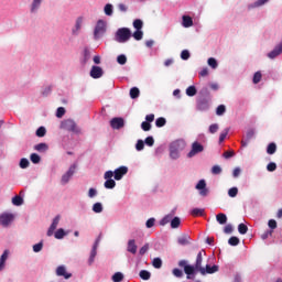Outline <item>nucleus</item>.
Returning a JSON list of instances; mask_svg holds the SVG:
<instances>
[{"instance_id": "obj_1", "label": "nucleus", "mask_w": 282, "mask_h": 282, "mask_svg": "<svg viewBox=\"0 0 282 282\" xmlns=\"http://www.w3.org/2000/svg\"><path fill=\"white\" fill-rule=\"evenodd\" d=\"M204 257H206V250L202 249L196 256L194 265L188 264L186 260H181L178 262L180 268H184L186 279H195V275L200 272L204 268V265H202V263H204Z\"/></svg>"}, {"instance_id": "obj_2", "label": "nucleus", "mask_w": 282, "mask_h": 282, "mask_svg": "<svg viewBox=\"0 0 282 282\" xmlns=\"http://www.w3.org/2000/svg\"><path fill=\"white\" fill-rule=\"evenodd\" d=\"M186 142L184 140H176L170 144V158L172 160H178L180 151H184Z\"/></svg>"}, {"instance_id": "obj_3", "label": "nucleus", "mask_w": 282, "mask_h": 282, "mask_svg": "<svg viewBox=\"0 0 282 282\" xmlns=\"http://www.w3.org/2000/svg\"><path fill=\"white\" fill-rule=\"evenodd\" d=\"M131 39V30L129 28H121L116 32L115 41L117 43H127Z\"/></svg>"}, {"instance_id": "obj_4", "label": "nucleus", "mask_w": 282, "mask_h": 282, "mask_svg": "<svg viewBox=\"0 0 282 282\" xmlns=\"http://www.w3.org/2000/svg\"><path fill=\"white\" fill-rule=\"evenodd\" d=\"M61 129H64V131H70L72 133H80V128H78L76 121L72 119H66L62 121Z\"/></svg>"}, {"instance_id": "obj_5", "label": "nucleus", "mask_w": 282, "mask_h": 282, "mask_svg": "<svg viewBox=\"0 0 282 282\" xmlns=\"http://www.w3.org/2000/svg\"><path fill=\"white\" fill-rule=\"evenodd\" d=\"M107 32V23L104 20L97 21V24L94 30V36L96 40L100 39Z\"/></svg>"}, {"instance_id": "obj_6", "label": "nucleus", "mask_w": 282, "mask_h": 282, "mask_svg": "<svg viewBox=\"0 0 282 282\" xmlns=\"http://www.w3.org/2000/svg\"><path fill=\"white\" fill-rule=\"evenodd\" d=\"M111 177H113V171H107L104 174V178L106 180V182L104 183L105 188H116V181H113Z\"/></svg>"}, {"instance_id": "obj_7", "label": "nucleus", "mask_w": 282, "mask_h": 282, "mask_svg": "<svg viewBox=\"0 0 282 282\" xmlns=\"http://www.w3.org/2000/svg\"><path fill=\"white\" fill-rule=\"evenodd\" d=\"M12 221H14V214L3 213L0 215V225L3 226V228H8Z\"/></svg>"}, {"instance_id": "obj_8", "label": "nucleus", "mask_w": 282, "mask_h": 282, "mask_svg": "<svg viewBox=\"0 0 282 282\" xmlns=\"http://www.w3.org/2000/svg\"><path fill=\"white\" fill-rule=\"evenodd\" d=\"M204 145L197 141L192 143V150L187 153V158H195V155L203 153Z\"/></svg>"}, {"instance_id": "obj_9", "label": "nucleus", "mask_w": 282, "mask_h": 282, "mask_svg": "<svg viewBox=\"0 0 282 282\" xmlns=\"http://www.w3.org/2000/svg\"><path fill=\"white\" fill-rule=\"evenodd\" d=\"M219 271V267L218 265H213L210 267V264H206L205 267L202 268L199 272V274H202L203 276L206 274H215V272Z\"/></svg>"}, {"instance_id": "obj_10", "label": "nucleus", "mask_w": 282, "mask_h": 282, "mask_svg": "<svg viewBox=\"0 0 282 282\" xmlns=\"http://www.w3.org/2000/svg\"><path fill=\"white\" fill-rule=\"evenodd\" d=\"M112 173L115 174V180L119 182V180H122V177H124V175L129 173V167L120 166L119 169H116Z\"/></svg>"}, {"instance_id": "obj_11", "label": "nucleus", "mask_w": 282, "mask_h": 282, "mask_svg": "<svg viewBox=\"0 0 282 282\" xmlns=\"http://www.w3.org/2000/svg\"><path fill=\"white\" fill-rule=\"evenodd\" d=\"M76 173V164H73L68 171L62 176V184H67L72 176Z\"/></svg>"}, {"instance_id": "obj_12", "label": "nucleus", "mask_w": 282, "mask_h": 282, "mask_svg": "<svg viewBox=\"0 0 282 282\" xmlns=\"http://www.w3.org/2000/svg\"><path fill=\"white\" fill-rule=\"evenodd\" d=\"M282 54V41L275 45V47L268 53V58L274 59L276 56H281Z\"/></svg>"}, {"instance_id": "obj_13", "label": "nucleus", "mask_w": 282, "mask_h": 282, "mask_svg": "<svg viewBox=\"0 0 282 282\" xmlns=\"http://www.w3.org/2000/svg\"><path fill=\"white\" fill-rule=\"evenodd\" d=\"M110 127L112 129H122V127H124V119L120 117L112 118L110 120Z\"/></svg>"}, {"instance_id": "obj_14", "label": "nucleus", "mask_w": 282, "mask_h": 282, "mask_svg": "<svg viewBox=\"0 0 282 282\" xmlns=\"http://www.w3.org/2000/svg\"><path fill=\"white\" fill-rule=\"evenodd\" d=\"M197 191L199 192V195H202V197H206V195H208V188H206V181L200 180L197 185H196Z\"/></svg>"}, {"instance_id": "obj_15", "label": "nucleus", "mask_w": 282, "mask_h": 282, "mask_svg": "<svg viewBox=\"0 0 282 282\" xmlns=\"http://www.w3.org/2000/svg\"><path fill=\"white\" fill-rule=\"evenodd\" d=\"M61 221V216H56L53 219V223L51 224L48 230H47V237H52V235H54V230H56V228H58V223Z\"/></svg>"}, {"instance_id": "obj_16", "label": "nucleus", "mask_w": 282, "mask_h": 282, "mask_svg": "<svg viewBox=\"0 0 282 282\" xmlns=\"http://www.w3.org/2000/svg\"><path fill=\"white\" fill-rule=\"evenodd\" d=\"M210 105L208 104V99L202 98L197 101V109L198 111H208Z\"/></svg>"}, {"instance_id": "obj_17", "label": "nucleus", "mask_w": 282, "mask_h": 282, "mask_svg": "<svg viewBox=\"0 0 282 282\" xmlns=\"http://www.w3.org/2000/svg\"><path fill=\"white\" fill-rule=\"evenodd\" d=\"M102 68H100V66H93L90 69V76L91 78H102Z\"/></svg>"}, {"instance_id": "obj_18", "label": "nucleus", "mask_w": 282, "mask_h": 282, "mask_svg": "<svg viewBox=\"0 0 282 282\" xmlns=\"http://www.w3.org/2000/svg\"><path fill=\"white\" fill-rule=\"evenodd\" d=\"M96 254H98V240L95 241L93 249L90 251V257L88 259L89 265H91V263H94V261L96 259Z\"/></svg>"}, {"instance_id": "obj_19", "label": "nucleus", "mask_w": 282, "mask_h": 282, "mask_svg": "<svg viewBox=\"0 0 282 282\" xmlns=\"http://www.w3.org/2000/svg\"><path fill=\"white\" fill-rule=\"evenodd\" d=\"M56 275L57 276H64V279H72V273H67L64 265H59L56 269Z\"/></svg>"}, {"instance_id": "obj_20", "label": "nucleus", "mask_w": 282, "mask_h": 282, "mask_svg": "<svg viewBox=\"0 0 282 282\" xmlns=\"http://www.w3.org/2000/svg\"><path fill=\"white\" fill-rule=\"evenodd\" d=\"M252 138H254V130L250 129L247 131L246 139L241 141V147H248Z\"/></svg>"}, {"instance_id": "obj_21", "label": "nucleus", "mask_w": 282, "mask_h": 282, "mask_svg": "<svg viewBox=\"0 0 282 282\" xmlns=\"http://www.w3.org/2000/svg\"><path fill=\"white\" fill-rule=\"evenodd\" d=\"M128 252H131V254H135V252H138V245H135L134 239L128 241Z\"/></svg>"}, {"instance_id": "obj_22", "label": "nucleus", "mask_w": 282, "mask_h": 282, "mask_svg": "<svg viewBox=\"0 0 282 282\" xmlns=\"http://www.w3.org/2000/svg\"><path fill=\"white\" fill-rule=\"evenodd\" d=\"M10 254V251L4 250L2 256L0 257V272L6 268V261H8V257Z\"/></svg>"}, {"instance_id": "obj_23", "label": "nucleus", "mask_w": 282, "mask_h": 282, "mask_svg": "<svg viewBox=\"0 0 282 282\" xmlns=\"http://www.w3.org/2000/svg\"><path fill=\"white\" fill-rule=\"evenodd\" d=\"M180 246H188L191 243V236L184 235L177 239Z\"/></svg>"}, {"instance_id": "obj_24", "label": "nucleus", "mask_w": 282, "mask_h": 282, "mask_svg": "<svg viewBox=\"0 0 282 282\" xmlns=\"http://www.w3.org/2000/svg\"><path fill=\"white\" fill-rule=\"evenodd\" d=\"M48 149L50 147L47 145V143H39L34 145V150L39 153H45Z\"/></svg>"}, {"instance_id": "obj_25", "label": "nucleus", "mask_w": 282, "mask_h": 282, "mask_svg": "<svg viewBox=\"0 0 282 282\" xmlns=\"http://www.w3.org/2000/svg\"><path fill=\"white\" fill-rule=\"evenodd\" d=\"M183 28H193V18L183 15Z\"/></svg>"}, {"instance_id": "obj_26", "label": "nucleus", "mask_w": 282, "mask_h": 282, "mask_svg": "<svg viewBox=\"0 0 282 282\" xmlns=\"http://www.w3.org/2000/svg\"><path fill=\"white\" fill-rule=\"evenodd\" d=\"M216 221H218V224L224 226V224H226L228 221V216H226V214H224V213H220L216 216Z\"/></svg>"}, {"instance_id": "obj_27", "label": "nucleus", "mask_w": 282, "mask_h": 282, "mask_svg": "<svg viewBox=\"0 0 282 282\" xmlns=\"http://www.w3.org/2000/svg\"><path fill=\"white\" fill-rule=\"evenodd\" d=\"M89 58H91V52L89 51V48L85 47L84 48L83 65H87V63L89 62Z\"/></svg>"}, {"instance_id": "obj_28", "label": "nucleus", "mask_w": 282, "mask_h": 282, "mask_svg": "<svg viewBox=\"0 0 282 282\" xmlns=\"http://www.w3.org/2000/svg\"><path fill=\"white\" fill-rule=\"evenodd\" d=\"M267 153L268 155H274V153H276V143L274 142L269 143L267 148Z\"/></svg>"}, {"instance_id": "obj_29", "label": "nucleus", "mask_w": 282, "mask_h": 282, "mask_svg": "<svg viewBox=\"0 0 282 282\" xmlns=\"http://www.w3.org/2000/svg\"><path fill=\"white\" fill-rule=\"evenodd\" d=\"M192 217H204V209L202 208H194L191 210Z\"/></svg>"}, {"instance_id": "obj_30", "label": "nucleus", "mask_w": 282, "mask_h": 282, "mask_svg": "<svg viewBox=\"0 0 282 282\" xmlns=\"http://www.w3.org/2000/svg\"><path fill=\"white\" fill-rule=\"evenodd\" d=\"M140 97V89L138 87H133L130 89V98H132V100H135V98Z\"/></svg>"}, {"instance_id": "obj_31", "label": "nucleus", "mask_w": 282, "mask_h": 282, "mask_svg": "<svg viewBox=\"0 0 282 282\" xmlns=\"http://www.w3.org/2000/svg\"><path fill=\"white\" fill-rule=\"evenodd\" d=\"M139 276L143 280V281H149V279H151V272L147 271V270H141L139 273Z\"/></svg>"}, {"instance_id": "obj_32", "label": "nucleus", "mask_w": 282, "mask_h": 282, "mask_svg": "<svg viewBox=\"0 0 282 282\" xmlns=\"http://www.w3.org/2000/svg\"><path fill=\"white\" fill-rule=\"evenodd\" d=\"M13 206H23V197L17 195L12 198Z\"/></svg>"}, {"instance_id": "obj_33", "label": "nucleus", "mask_w": 282, "mask_h": 282, "mask_svg": "<svg viewBox=\"0 0 282 282\" xmlns=\"http://www.w3.org/2000/svg\"><path fill=\"white\" fill-rule=\"evenodd\" d=\"M65 235H67V232H65V229L59 228L55 231L54 237L55 239H63Z\"/></svg>"}, {"instance_id": "obj_34", "label": "nucleus", "mask_w": 282, "mask_h": 282, "mask_svg": "<svg viewBox=\"0 0 282 282\" xmlns=\"http://www.w3.org/2000/svg\"><path fill=\"white\" fill-rule=\"evenodd\" d=\"M238 232L240 235H246L248 232V226L243 223L238 225Z\"/></svg>"}, {"instance_id": "obj_35", "label": "nucleus", "mask_w": 282, "mask_h": 282, "mask_svg": "<svg viewBox=\"0 0 282 282\" xmlns=\"http://www.w3.org/2000/svg\"><path fill=\"white\" fill-rule=\"evenodd\" d=\"M45 133H47V130L45 129V127H40L36 130L35 135H37V138H45Z\"/></svg>"}, {"instance_id": "obj_36", "label": "nucleus", "mask_w": 282, "mask_h": 282, "mask_svg": "<svg viewBox=\"0 0 282 282\" xmlns=\"http://www.w3.org/2000/svg\"><path fill=\"white\" fill-rule=\"evenodd\" d=\"M123 279H124V275L121 272H116L112 275V281L113 282H121V281H123Z\"/></svg>"}, {"instance_id": "obj_37", "label": "nucleus", "mask_w": 282, "mask_h": 282, "mask_svg": "<svg viewBox=\"0 0 282 282\" xmlns=\"http://www.w3.org/2000/svg\"><path fill=\"white\" fill-rule=\"evenodd\" d=\"M180 224H182V220L180 219V217H174L171 220V228H180Z\"/></svg>"}, {"instance_id": "obj_38", "label": "nucleus", "mask_w": 282, "mask_h": 282, "mask_svg": "<svg viewBox=\"0 0 282 282\" xmlns=\"http://www.w3.org/2000/svg\"><path fill=\"white\" fill-rule=\"evenodd\" d=\"M262 74L261 72H256L253 75V85H259V83H261V78H262Z\"/></svg>"}, {"instance_id": "obj_39", "label": "nucleus", "mask_w": 282, "mask_h": 282, "mask_svg": "<svg viewBox=\"0 0 282 282\" xmlns=\"http://www.w3.org/2000/svg\"><path fill=\"white\" fill-rule=\"evenodd\" d=\"M186 94H187V96H191V97L196 96L197 95V88H195V86H189L186 89Z\"/></svg>"}, {"instance_id": "obj_40", "label": "nucleus", "mask_w": 282, "mask_h": 282, "mask_svg": "<svg viewBox=\"0 0 282 282\" xmlns=\"http://www.w3.org/2000/svg\"><path fill=\"white\" fill-rule=\"evenodd\" d=\"M152 265L153 268H155L156 270H160V268H162V259L160 258H154L152 261Z\"/></svg>"}, {"instance_id": "obj_41", "label": "nucleus", "mask_w": 282, "mask_h": 282, "mask_svg": "<svg viewBox=\"0 0 282 282\" xmlns=\"http://www.w3.org/2000/svg\"><path fill=\"white\" fill-rule=\"evenodd\" d=\"M143 25L144 23L140 19H137L133 21V28L137 29L138 31H142Z\"/></svg>"}, {"instance_id": "obj_42", "label": "nucleus", "mask_w": 282, "mask_h": 282, "mask_svg": "<svg viewBox=\"0 0 282 282\" xmlns=\"http://www.w3.org/2000/svg\"><path fill=\"white\" fill-rule=\"evenodd\" d=\"M104 11L107 17H111L113 14V6L106 4Z\"/></svg>"}, {"instance_id": "obj_43", "label": "nucleus", "mask_w": 282, "mask_h": 282, "mask_svg": "<svg viewBox=\"0 0 282 282\" xmlns=\"http://www.w3.org/2000/svg\"><path fill=\"white\" fill-rule=\"evenodd\" d=\"M207 63L212 69H217L218 64H217V59H215V57H209Z\"/></svg>"}, {"instance_id": "obj_44", "label": "nucleus", "mask_w": 282, "mask_h": 282, "mask_svg": "<svg viewBox=\"0 0 282 282\" xmlns=\"http://www.w3.org/2000/svg\"><path fill=\"white\" fill-rule=\"evenodd\" d=\"M30 160L33 164H39L41 162V156L36 153H32Z\"/></svg>"}, {"instance_id": "obj_45", "label": "nucleus", "mask_w": 282, "mask_h": 282, "mask_svg": "<svg viewBox=\"0 0 282 282\" xmlns=\"http://www.w3.org/2000/svg\"><path fill=\"white\" fill-rule=\"evenodd\" d=\"M43 0H33L32 7H31V12H36L37 8H41V2Z\"/></svg>"}, {"instance_id": "obj_46", "label": "nucleus", "mask_w": 282, "mask_h": 282, "mask_svg": "<svg viewBox=\"0 0 282 282\" xmlns=\"http://www.w3.org/2000/svg\"><path fill=\"white\" fill-rule=\"evenodd\" d=\"M155 124L159 128H162L166 124V119L164 117H160L155 120Z\"/></svg>"}, {"instance_id": "obj_47", "label": "nucleus", "mask_w": 282, "mask_h": 282, "mask_svg": "<svg viewBox=\"0 0 282 282\" xmlns=\"http://www.w3.org/2000/svg\"><path fill=\"white\" fill-rule=\"evenodd\" d=\"M133 39L135 41H142V37L144 36V33L142 31H134V33L132 34Z\"/></svg>"}, {"instance_id": "obj_48", "label": "nucleus", "mask_w": 282, "mask_h": 282, "mask_svg": "<svg viewBox=\"0 0 282 282\" xmlns=\"http://www.w3.org/2000/svg\"><path fill=\"white\" fill-rule=\"evenodd\" d=\"M170 221H173V215L165 216L161 221V226H166V224H170Z\"/></svg>"}, {"instance_id": "obj_49", "label": "nucleus", "mask_w": 282, "mask_h": 282, "mask_svg": "<svg viewBox=\"0 0 282 282\" xmlns=\"http://www.w3.org/2000/svg\"><path fill=\"white\" fill-rule=\"evenodd\" d=\"M224 113H226V106L219 105V106L216 108V115H218V116H224Z\"/></svg>"}, {"instance_id": "obj_50", "label": "nucleus", "mask_w": 282, "mask_h": 282, "mask_svg": "<svg viewBox=\"0 0 282 282\" xmlns=\"http://www.w3.org/2000/svg\"><path fill=\"white\" fill-rule=\"evenodd\" d=\"M93 212L94 213H102V204L101 203H95L93 205Z\"/></svg>"}, {"instance_id": "obj_51", "label": "nucleus", "mask_w": 282, "mask_h": 282, "mask_svg": "<svg viewBox=\"0 0 282 282\" xmlns=\"http://www.w3.org/2000/svg\"><path fill=\"white\" fill-rule=\"evenodd\" d=\"M117 63H119V65H127V55H123V54L119 55L117 57Z\"/></svg>"}, {"instance_id": "obj_52", "label": "nucleus", "mask_w": 282, "mask_h": 282, "mask_svg": "<svg viewBox=\"0 0 282 282\" xmlns=\"http://www.w3.org/2000/svg\"><path fill=\"white\" fill-rule=\"evenodd\" d=\"M230 129L226 128L219 135V142H224V140H226L228 133H229Z\"/></svg>"}, {"instance_id": "obj_53", "label": "nucleus", "mask_w": 282, "mask_h": 282, "mask_svg": "<svg viewBox=\"0 0 282 282\" xmlns=\"http://www.w3.org/2000/svg\"><path fill=\"white\" fill-rule=\"evenodd\" d=\"M181 58L182 61H188L191 58V53L188 52V50L182 51Z\"/></svg>"}, {"instance_id": "obj_54", "label": "nucleus", "mask_w": 282, "mask_h": 282, "mask_svg": "<svg viewBox=\"0 0 282 282\" xmlns=\"http://www.w3.org/2000/svg\"><path fill=\"white\" fill-rule=\"evenodd\" d=\"M229 246H239V239L235 236L230 237L228 240Z\"/></svg>"}, {"instance_id": "obj_55", "label": "nucleus", "mask_w": 282, "mask_h": 282, "mask_svg": "<svg viewBox=\"0 0 282 282\" xmlns=\"http://www.w3.org/2000/svg\"><path fill=\"white\" fill-rule=\"evenodd\" d=\"M238 194H239V188H237V187H231V188H229V191H228L229 197H235V196L238 195Z\"/></svg>"}, {"instance_id": "obj_56", "label": "nucleus", "mask_w": 282, "mask_h": 282, "mask_svg": "<svg viewBox=\"0 0 282 282\" xmlns=\"http://www.w3.org/2000/svg\"><path fill=\"white\" fill-rule=\"evenodd\" d=\"M30 166V161L28 159H21L20 169H28Z\"/></svg>"}, {"instance_id": "obj_57", "label": "nucleus", "mask_w": 282, "mask_h": 282, "mask_svg": "<svg viewBox=\"0 0 282 282\" xmlns=\"http://www.w3.org/2000/svg\"><path fill=\"white\" fill-rule=\"evenodd\" d=\"M212 173H213V175H219V174H221V166H219V165H214V166L212 167Z\"/></svg>"}, {"instance_id": "obj_58", "label": "nucleus", "mask_w": 282, "mask_h": 282, "mask_svg": "<svg viewBox=\"0 0 282 282\" xmlns=\"http://www.w3.org/2000/svg\"><path fill=\"white\" fill-rule=\"evenodd\" d=\"M141 129H142L143 131H151V123H149V121H143V122L141 123Z\"/></svg>"}, {"instance_id": "obj_59", "label": "nucleus", "mask_w": 282, "mask_h": 282, "mask_svg": "<svg viewBox=\"0 0 282 282\" xmlns=\"http://www.w3.org/2000/svg\"><path fill=\"white\" fill-rule=\"evenodd\" d=\"M267 171H269V173H273V171H276V163L271 162L267 165Z\"/></svg>"}, {"instance_id": "obj_60", "label": "nucleus", "mask_w": 282, "mask_h": 282, "mask_svg": "<svg viewBox=\"0 0 282 282\" xmlns=\"http://www.w3.org/2000/svg\"><path fill=\"white\" fill-rule=\"evenodd\" d=\"M219 131V124L213 123L209 126V133H217Z\"/></svg>"}, {"instance_id": "obj_61", "label": "nucleus", "mask_w": 282, "mask_h": 282, "mask_svg": "<svg viewBox=\"0 0 282 282\" xmlns=\"http://www.w3.org/2000/svg\"><path fill=\"white\" fill-rule=\"evenodd\" d=\"M144 142L148 147H153V144H155L153 137H147Z\"/></svg>"}, {"instance_id": "obj_62", "label": "nucleus", "mask_w": 282, "mask_h": 282, "mask_svg": "<svg viewBox=\"0 0 282 282\" xmlns=\"http://www.w3.org/2000/svg\"><path fill=\"white\" fill-rule=\"evenodd\" d=\"M65 116V109L63 107L57 108L56 118H63Z\"/></svg>"}, {"instance_id": "obj_63", "label": "nucleus", "mask_w": 282, "mask_h": 282, "mask_svg": "<svg viewBox=\"0 0 282 282\" xmlns=\"http://www.w3.org/2000/svg\"><path fill=\"white\" fill-rule=\"evenodd\" d=\"M41 250H43V242L33 246V252H41Z\"/></svg>"}, {"instance_id": "obj_64", "label": "nucleus", "mask_w": 282, "mask_h": 282, "mask_svg": "<svg viewBox=\"0 0 282 282\" xmlns=\"http://www.w3.org/2000/svg\"><path fill=\"white\" fill-rule=\"evenodd\" d=\"M135 149H137V151H142L144 149V141L138 140V142L135 144Z\"/></svg>"}]
</instances>
